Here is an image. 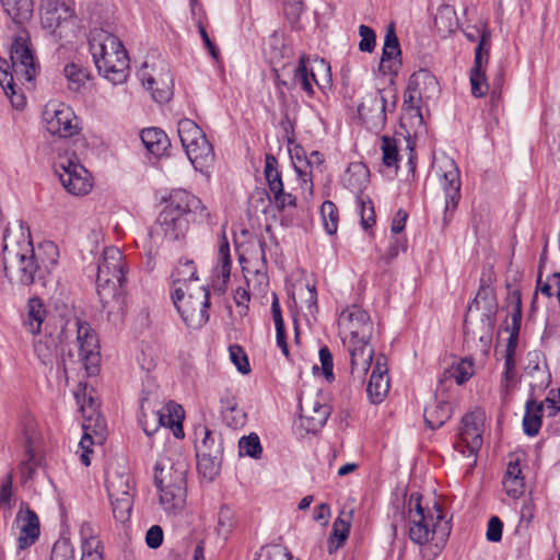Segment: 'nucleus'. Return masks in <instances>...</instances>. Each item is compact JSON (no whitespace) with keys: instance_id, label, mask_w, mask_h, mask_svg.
Segmentation results:
<instances>
[{"instance_id":"nucleus-1","label":"nucleus","mask_w":560,"mask_h":560,"mask_svg":"<svg viewBox=\"0 0 560 560\" xmlns=\"http://www.w3.org/2000/svg\"><path fill=\"white\" fill-rule=\"evenodd\" d=\"M408 535L412 542L424 546L432 544L440 552L451 530V522L446 518L442 505L434 501L432 506L422 504V497L411 493L408 501Z\"/></svg>"},{"instance_id":"nucleus-2","label":"nucleus","mask_w":560,"mask_h":560,"mask_svg":"<svg viewBox=\"0 0 560 560\" xmlns=\"http://www.w3.org/2000/svg\"><path fill=\"white\" fill-rule=\"evenodd\" d=\"M59 258L58 246L45 241L35 248L31 241L24 240L19 244L18 250H12L4 245L5 270H16L19 281L30 285L36 280H44L56 267Z\"/></svg>"},{"instance_id":"nucleus-3","label":"nucleus","mask_w":560,"mask_h":560,"mask_svg":"<svg viewBox=\"0 0 560 560\" xmlns=\"http://www.w3.org/2000/svg\"><path fill=\"white\" fill-rule=\"evenodd\" d=\"M10 60L9 65L5 59L0 58V85L11 100L13 107L22 109L26 100L22 93L16 91V84L18 82L32 83L39 69L28 37H15L11 47Z\"/></svg>"},{"instance_id":"nucleus-4","label":"nucleus","mask_w":560,"mask_h":560,"mask_svg":"<svg viewBox=\"0 0 560 560\" xmlns=\"http://www.w3.org/2000/svg\"><path fill=\"white\" fill-rule=\"evenodd\" d=\"M126 262L122 252L115 246L106 247L97 265L96 291L107 313H119L126 304L124 284Z\"/></svg>"},{"instance_id":"nucleus-5","label":"nucleus","mask_w":560,"mask_h":560,"mask_svg":"<svg viewBox=\"0 0 560 560\" xmlns=\"http://www.w3.org/2000/svg\"><path fill=\"white\" fill-rule=\"evenodd\" d=\"M90 51L98 72L114 84H122L129 75V58L118 37L104 30L91 32Z\"/></svg>"},{"instance_id":"nucleus-6","label":"nucleus","mask_w":560,"mask_h":560,"mask_svg":"<svg viewBox=\"0 0 560 560\" xmlns=\"http://www.w3.org/2000/svg\"><path fill=\"white\" fill-rule=\"evenodd\" d=\"M187 467L183 462H172L161 457L154 466V483L158 488L159 503L166 513L176 514L186 504Z\"/></svg>"},{"instance_id":"nucleus-7","label":"nucleus","mask_w":560,"mask_h":560,"mask_svg":"<svg viewBox=\"0 0 560 560\" xmlns=\"http://www.w3.org/2000/svg\"><path fill=\"white\" fill-rule=\"evenodd\" d=\"M191 284L172 291V300L186 325L198 329L209 320L210 290L201 283Z\"/></svg>"},{"instance_id":"nucleus-8","label":"nucleus","mask_w":560,"mask_h":560,"mask_svg":"<svg viewBox=\"0 0 560 560\" xmlns=\"http://www.w3.org/2000/svg\"><path fill=\"white\" fill-rule=\"evenodd\" d=\"M77 404L80 407V411L83 416V436L79 443L81 448L80 460L84 466H89L91 464L90 454L93 452L92 446L95 443L94 438L97 443H103L105 435V421L100 416L97 411V402L92 397L89 396L86 398V386H82L80 384L78 390L74 393Z\"/></svg>"},{"instance_id":"nucleus-9","label":"nucleus","mask_w":560,"mask_h":560,"mask_svg":"<svg viewBox=\"0 0 560 560\" xmlns=\"http://www.w3.org/2000/svg\"><path fill=\"white\" fill-rule=\"evenodd\" d=\"M189 223L188 218L165 203L156 221L149 230V244L145 245L148 255L154 257L165 241L183 240L188 232Z\"/></svg>"},{"instance_id":"nucleus-10","label":"nucleus","mask_w":560,"mask_h":560,"mask_svg":"<svg viewBox=\"0 0 560 560\" xmlns=\"http://www.w3.org/2000/svg\"><path fill=\"white\" fill-rule=\"evenodd\" d=\"M485 420V412L476 408L463 416L458 427L454 450L463 457L472 458L471 465L476 464L478 452L482 446Z\"/></svg>"},{"instance_id":"nucleus-11","label":"nucleus","mask_w":560,"mask_h":560,"mask_svg":"<svg viewBox=\"0 0 560 560\" xmlns=\"http://www.w3.org/2000/svg\"><path fill=\"white\" fill-rule=\"evenodd\" d=\"M56 173L65 189L74 196H83L92 189V177L80 164L74 153L59 154L55 163Z\"/></svg>"},{"instance_id":"nucleus-12","label":"nucleus","mask_w":560,"mask_h":560,"mask_svg":"<svg viewBox=\"0 0 560 560\" xmlns=\"http://www.w3.org/2000/svg\"><path fill=\"white\" fill-rule=\"evenodd\" d=\"M45 128L52 136L71 138L79 133L78 117L73 109L59 101H49L43 110Z\"/></svg>"},{"instance_id":"nucleus-13","label":"nucleus","mask_w":560,"mask_h":560,"mask_svg":"<svg viewBox=\"0 0 560 560\" xmlns=\"http://www.w3.org/2000/svg\"><path fill=\"white\" fill-rule=\"evenodd\" d=\"M338 326L345 343L370 341L373 334V323L369 313L355 304L340 313Z\"/></svg>"},{"instance_id":"nucleus-14","label":"nucleus","mask_w":560,"mask_h":560,"mask_svg":"<svg viewBox=\"0 0 560 560\" xmlns=\"http://www.w3.org/2000/svg\"><path fill=\"white\" fill-rule=\"evenodd\" d=\"M331 413L327 396L318 392L314 396L300 398V425L306 433L318 432Z\"/></svg>"},{"instance_id":"nucleus-15","label":"nucleus","mask_w":560,"mask_h":560,"mask_svg":"<svg viewBox=\"0 0 560 560\" xmlns=\"http://www.w3.org/2000/svg\"><path fill=\"white\" fill-rule=\"evenodd\" d=\"M77 326L78 362L83 366L88 375H96L101 362L97 335L85 322L78 320Z\"/></svg>"},{"instance_id":"nucleus-16","label":"nucleus","mask_w":560,"mask_h":560,"mask_svg":"<svg viewBox=\"0 0 560 560\" xmlns=\"http://www.w3.org/2000/svg\"><path fill=\"white\" fill-rule=\"evenodd\" d=\"M264 175L269 189V200L280 211L296 207V197L284 190L281 173L278 170V160L268 153L265 156Z\"/></svg>"},{"instance_id":"nucleus-17","label":"nucleus","mask_w":560,"mask_h":560,"mask_svg":"<svg viewBox=\"0 0 560 560\" xmlns=\"http://www.w3.org/2000/svg\"><path fill=\"white\" fill-rule=\"evenodd\" d=\"M74 19L72 2L62 0H43L40 3V22L44 28L62 37V28Z\"/></svg>"},{"instance_id":"nucleus-18","label":"nucleus","mask_w":560,"mask_h":560,"mask_svg":"<svg viewBox=\"0 0 560 560\" xmlns=\"http://www.w3.org/2000/svg\"><path fill=\"white\" fill-rule=\"evenodd\" d=\"M13 525L18 529V548L20 550L30 548L38 540L40 534L39 518L27 503H21Z\"/></svg>"},{"instance_id":"nucleus-19","label":"nucleus","mask_w":560,"mask_h":560,"mask_svg":"<svg viewBox=\"0 0 560 560\" xmlns=\"http://www.w3.org/2000/svg\"><path fill=\"white\" fill-rule=\"evenodd\" d=\"M165 203L188 218L189 221L198 220L202 222L210 219V212L202 205L201 200L187 190H173L168 198L165 199Z\"/></svg>"},{"instance_id":"nucleus-20","label":"nucleus","mask_w":560,"mask_h":560,"mask_svg":"<svg viewBox=\"0 0 560 560\" xmlns=\"http://www.w3.org/2000/svg\"><path fill=\"white\" fill-rule=\"evenodd\" d=\"M358 115L370 129H383L386 125V98L381 92L368 93L358 105Z\"/></svg>"},{"instance_id":"nucleus-21","label":"nucleus","mask_w":560,"mask_h":560,"mask_svg":"<svg viewBox=\"0 0 560 560\" xmlns=\"http://www.w3.org/2000/svg\"><path fill=\"white\" fill-rule=\"evenodd\" d=\"M317 72H323L326 82L330 81V66L324 59H314L310 65L306 56H301L299 65L294 70V81L301 85L310 96L314 94L313 84L320 86Z\"/></svg>"},{"instance_id":"nucleus-22","label":"nucleus","mask_w":560,"mask_h":560,"mask_svg":"<svg viewBox=\"0 0 560 560\" xmlns=\"http://www.w3.org/2000/svg\"><path fill=\"white\" fill-rule=\"evenodd\" d=\"M506 302L511 306L510 322L506 320L504 330L509 332L503 359L515 360L518 336L522 323V296L518 290L509 292Z\"/></svg>"},{"instance_id":"nucleus-23","label":"nucleus","mask_w":560,"mask_h":560,"mask_svg":"<svg viewBox=\"0 0 560 560\" xmlns=\"http://www.w3.org/2000/svg\"><path fill=\"white\" fill-rule=\"evenodd\" d=\"M441 186L445 195L444 213L452 214L460 200V175L454 160L447 159L441 165Z\"/></svg>"},{"instance_id":"nucleus-24","label":"nucleus","mask_w":560,"mask_h":560,"mask_svg":"<svg viewBox=\"0 0 560 560\" xmlns=\"http://www.w3.org/2000/svg\"><path fill=\"white\" fill-rule=\"evenodd\" d=\"M387 372L386 357L383 354L377 355L373 363L372 374L366 388L369 399L372 404L382 402L389 392L390 382Z\"/></svg>"},{"instance_id":"nucleus-25","label":"nucleus","mask_w":560,"mask_h":560,"mask_svg":"<svg viewBox=\"0 0 560 560\" xmlns=\"http://www.w3.org/2000/svg\"><path fill=\"white\" fill-rule=\"evenodd\" d=\"M350 354L351 375L363 381L374 358V349L370 341H355L346 343Z\"/></svg>"},{"instance_id":"nucleus-26","label":"nucleus","mask_w":560,"mask_h":560,"mask_svg":"<svg viewBox=\"0 0 560 560\" xmlns=\"http://www.w3.org/2000/svg\"><path fill=\"white\" fill-rule=\"evenodd\" d=\"M400 55L399 40L394 25L390 24L384 38L380 71L385 75H396L401 66Z\"/></svg>"},{"instance_id":"nucleus-27","label":"nucleus","mask_w":560,"mask_h":560,"mask_svg":"<svg viewBox=\"0 0 560 560\" xmlns=\"http://www.w3.org/2000/svg\"><path fill=\"white\" fill-rule=\"evenodd\" d=\"M525 374L532 378L529 386L533 393L536 390L544 392L551 382L546 358L538 351L528 353Z\"/></svg>"},{"instance_id":"nucleus-28","label":"nucleus","mask_w":560,"mask_h":560,"mask_svg":"<svg viewBox=\"0 0 560 560\" xmlns=\"http://www.w3.org/2000/svg\"><path fill=\"white\" fill-rule=\"evenodd\" d=\"M485 38L480 40L475 50V61L474 67L470 70V85H471V94L475 97H482L487 94L490 89V85L486 80V67L485 63L488 62L489 51L483 49Z\"/></svg>"},{"instance_id":"nucleus-29","label":"nucleus","mask_w":560,"mask_h":560,"mask_svg":"<svg viewBox=\"0 0 560 560\" xmlns=\"http://www.w3.org/2000/svg\"><path fill=\"white\" fill-rule=\"evenodd\" d=\"M534 394L525 404V415L523 418V430L528 436H536L542 424L544 407L555 408V400L546 398L544 401H537Z\"/></svg>"},{"instance_id":"nucleus-30","label":"nucleus","mask_w":560,"mask_h":560,"mask_svg":"<svg viewBox=\"0 0 560 560\" xmlns=\"http://www.w3.org/2000/svg\"><path fill=\"white\" fill-rule=\"evenodd\" d=\"M503 490L511 499H520L525 491V477L523 475L520 459L510 456L506 469L502 478Z\"/></svg>"},{"instance_id":"nucleus-31","label":"nucleus","mask_w":560,"mask_h":560,"mask_svg":"<svg viewBox=\"0 0 560 560\" xmlns=\"http://www.w3.org/2000/svg\"><path fill=\"white\" fill-rule=\"evenodd\" d=\"M154 419L158 425H162L172 430L177 439L184 438L183 420L185 417L184 409L175 401H168L160 410L154 412Z\"/></svg>"},{"instance_id":"nucleus-32","label":"nucleus","mask_w":560,"mask_h":560,"mask_svg":"<svg viewBox=\"0 0 560 560\" xmlns=\"http://www.w3.org/2000/svg\"><path fill=\"white\" fill-rule=\"evenodd\" d=\"M184 150L194 168L199 172L208 168L214 160L213 147L205 133L194 141L192 145L186 147Z\"/></svg>"},{"instance_id":"nucleus-33","label":"nucleus","mask_w":560,"mask_h":560,"mask_svg":"<svg viewBox=\"0 0 560 560\" xmlns=\"http://www.w3.org/2000/svg\"><path fill=\"white\" fill-rule=\"evenodd\" d=\"M369 180L370 171L362 162L350 163L341 177L342 185L357 196H362Z\"/></svg>"},{"instance_id":"nucleus-34","label":"nucleus","mask_w":560,"mask_h":560,"mask_svg":"<svg viewBox=\"0 0 560 560\" xmlns=\"http://www.w3.org/2000/svg\"><path fill=\"white\" fill-rule=\"evenodd\" d=\"M453 413V405L441 398H435L424 408L423 418L428 428L435 430L441 428Z\"/></svg>"},{"instance_id":"nucleus-35","label":"nucleus","mask_w":560,"mask_h":560,"mask_svg":"<svg viewBox=\"0 0 560 560\" xmlns=\"http://www.w3.org/2000/svg\"><path fill=\"white\" fill-rule=\"evenodd\" d=\"M106 489L109 498L133 495L132 478L126 470L109 468L106 472Z\"/></svg>"},{"instance_id":"nucleus-36","label":"nucleus","mask_w":560,"mask_h":560,"mask_svg":"<svg viewBox=\"0 0 560 560\" xmlns=\"http://www.w3.org/2000/svg\"><path fill=\"white\" fill-rule=\"evenodd\" d=\"M81 560H104L103 545L91 524L84 523L80 528Z\"/></svg>"},{"instance_id":"nucleus-37","label":"nucleus","mask_w":560,"mask_h":560,"mask_svg":"<svg viewBox=\"0 0 560 560\" xmlns=\"http://www.w3.org/2000/svg\"><path fill=\"white\" fill-rule=\"evenodd\" d=\"M139 75L143 86L152 92V96L156 102L163 103L170 100L172 95L173 79L168 72L160 79V82L152 75H149L145 69H141Z\"/></svg>"},{"instance_id":"nucleus-38","label":"nucleus","mask_w":560,"mask_h":560,"mask_svg":"<svg viewBox=\"0 0 560 560\" xmlns=\"http://www.w3.org/2000/svg\"><path fill=\"white\" fill-rule=\"evenodd\" d=\"M407 86L427 100L432 98L439 92L436 78L427 69L413 72L408 80Z\"/></svg>"},{"instance_id":"nucleus-39","label":"nucleus","mask_w":560,"mask_h":560,"mask_svg":"<svg viewBox=\"0 0 560 560\" xmlns=\"http://www.w3.org/2000/svg\"><path fill=\"white\" fill-rule=\"evenodd\" d=\"M45 317L46 308L43 301L38 298L30 299L26 305V314L23 318L24 328L32 335L39 334Z\"/></svg>"},{"instance_id":"nucleus-40","label":"nucleus","mask_w":560,"mask_h":560,"mask_svg":"<svg viewBox=\"0 0 560 560\" xmlns=\"http://www.w3.org/2000/svg\"><path fill=\"white\" fill-rule=\"evenodd\" d=\"M1 4L5 14L18 25H24L33 16V0H1Z\"/></svg>"},{"instance_id":"nucleus-41","label":"nucleus","mask_w":560,"mask_h":560,"mask_svg":"<svg viewBox=\"0 0 560 560\" xmlns=\"http://www.w3.org/2000/svg\"><path fill=\"white\" fill-rule=\"evenodd\" d=\"M140 138L145 149L156 156L162 155L170 145L166 133L156 127L143 129Z\"/></svg>"},{"instance_id":"nucleus-42","label":"nucleus","mask_w":560,"mask_h":560,"mask_svg":"<svg viewBox=\"0 0 560 560\" xmlns=\"http://www.w3.org/2000/svg\"><path fill=\"white\" fill-rule=\"evenodd\" d=\"M481 308L485 310V315L488 317L494 315L497 311L494 290L482 280L475 299L468 306V311H479Z\"/></svg>"},{"instance_id":"nucleus-43","label":"nucleus","mask_w":560,"mask_h":560,"mask_svg":"<svg viewBox=\"0 0 560 560\" xmlns=\"http://www.w3.org/2000/svg\"><path fill=\"white\" fill-rule=\"evenodd\" d=\"M222 419L230 428H242L246 423V413L238 407L233 396L221 399Z\"/></svg>"},{"instance_id":"nucleus-44","label":"nucleus","mask_w":560,"mask_h":560,"mask_svg":"<svg viewBox=\"0 0 560 560\" xmlns=\"http://www.w3.org/2000/svg\"><path fill=\"white\" fill-rule=\"evenodd\" d=\"M173 277V291L178 287H191V283H200L197 277V269L192 260H179L177 267L172 273Z\"/></svg>"},{"instance_id":"nucleus-45","label":"nucleus","mask_w":560,"mask_h":560,"mask_svg":"<svg viewBox=\"0 0 560 560\" xmlns=\"http://www.w3.org/2000/svg\"><path fill=\"white\" fill-rule=\"evenodd\" d=\"M231 267H232V259H231L230 244H229L228 237L225 235V232L222 231L220 240H219L217 266H215L214 271H215L217 277L222 278V281L224 283L230 279Z\"/></svg>"},{"instance_id":"nucleus-46","label":"nucleus","mask_w":560,"mask_h":560,"mask_svg":"<svg viewBox=\"0 0 560 560\" xmlns=\"http://www.w3.org/2000/svg\"><path fill=\"white\" fill-rule=\"evenodd\" d=\"M201 441L196 445L197 455L222 457V443L214 433L206 427L200 430Z\"/></svg>"},{"instance_id":"nucleus-47","label":"nucleus","mask_w":560,"mask_h":560,"mask_svg":"<svg viewBox=\"0 0 560 560\" xmlns=\"http://www.w3.org/2000/svg\"><path fill=\"white\" fill-rule=\"evenodd\" d=\"M349 532L350 522L338 516L332 524V530L328 540V551L330 553L343 546L349 536Z\"/></svg>"},{"instance_id":"nucleus-48","label":"nucleus","mask_w":560,"mask_h":560,"mask_svg":"<svg viewBox=\"0 0 560 560\" xmlns=\"http://www.w3.org/2000/svg\"><path fill=\"white\" fill-rule=\"evenodd\" d=\"M63 73L68 80L69 89L72 91H79L90 79L89 70L74 62L66 65Z\"/></svg>"},{"instance_id":"nucleus-49","label":"nucleus","mask_w":560,"mask_h":560,"mask_svg":"<svg viewBox=\"0 0 560 560\" xmlns=\"http://www.w3.org/2000/svg\"><path fill=\"white\" fill-rule=\"evenodd\" d=\"M177 132L183 149L192 145V142L205 133L194 120L188 118L178 121Z\"/></svg>"},{"instance_id":"nucleus-50","label":"nucleus","mask_w":560,"mask_h":560,"mask_svg":"<svg viewBox=\"0 0 560 560\" xmlns=\"http://www.w3.org/2000/svg\"><path fill=\"white\" fill-rule=\"evenodd\" d=\"M320 217L326 233L329 235L336 234L339 223L337 206L330 200L324 201L320 207Z\"/></svg>"},{"instance_id":"nucleus-51","label":"nucleus","mask_w":560,"mask_h":560,"mask_svg":"<svg viewBox=\"0 0 560 560\" xmlns=\"http://www.w3.org/2000/svg\"><path fill=\"white\" fill-rule=\"evenodd\" d=\"M451 378H454L458 385L466 383L475 374V365L471 359H462L452 364L447 370Z\"/></svg>"},{"instance_id":"nucleus-52","label":"nucleus","mask_w":560,"mask_h":560,"mask_svg":"<svg viewBox=\"0 0 560 560\" xmlns=\"http://www.w3.org/2000/svg\"><path fill=\"white\" fill-rule=\"evenodd\" d=\"M382 161L387 167L398 168L399 151L396 139L389 136L381 138Z\"/></svg>"},{"instance_id":"nucleus-53","label":"nucleus","mask_w":560,"mask_h":560,"mask_svg":"<svg viewBox=\"0 0 560 560\" xmlns=\"http://www.w3.org/2000/svg\"><path fill=\"white\" fill-rule=\"evenodd\" d=\"M109 499L114 517L121 523L128 521L133 505V495H121Z\"/></svg>"},{"instance_id":"nucleus-54","label":"nucleus","mask_w":560,"mask_h":560,"mask_svg":"<svg viewBox=\"0 0 560 560\" xmlns=\"http://www.w3.org/2000/svg\"><path fill=\"white\" fill-rule=\"evenodd\" d=\"M357 203L361 218L362 228L368 231L375 224V211L371 199H364L363 196H357Z\"/></svg>"},{"instance_id":"nucleus-55","label":"nucleus","mask_w":560,"mask_h":560,"mask_svg":"<svg viewBox=\"0 0 560 560\" xmlns=\"http://www.w3.org/2000/svg\"><path fill=\"white\" fill-rule=\"evenodd\" d=\"M240 455L259 458L262 447L257 434L252 433L248 436H243L238 442Z\"/></svg>"},{"instance_id":"nucleus-56","label":"nucleus","mask_w":560,"mask_h":560,"mask_svg":"<svg viewBox=\"0 0 560 560\" xmlns=\"http://www.w3.org/2000/svg\"><path fill=\"white\" fill-rule=\"evenodd\" d=\"M423 100L427 98L418 94L416 91H411L410 88L407 86L404 93L405 110L410 113L412 116L418 117L420 121L422 120L421 104Z\"/></svg>"},{"instance_id":"nucleus-57","label":"nucleus","mask_w":560,"mask_h":560,"mask_svg":"<svg viewBox=\"0 0 560 560\" xmlns=\"http://www.w3.org/2000/svg\"><path fill=\"white\" fill-rule=\"evenodd\" d=\"M197 467L198 471L209 480H212L213 477L219 472L221 457H210V456H201L197 455Z\"/></svg>"},{"instance_id":"nucleus-58","label":"nucleus","mask_w":560,"mask_h":560,"mask_svg":"<svg viewBox=\"0 0 560 560\" xmlns=\"http://www.w3.org/2000/svg\"><path fill=\"white\" fill-rule=\"evenodd\" d=\"M291 553L281 545L261 547L256 560H291Z\"/></svg>"},{"instance_id":"nucleus-59","label":"nucleus","mask_w":560,"mask_h":560,"mask_svg":"<svg viewBox=\"0 0 560 560\" xmlns=\"http://www.w3.org/2000/svg\"><path fill=\"white\" fill-rule=\"evenodd\" d=\"M74 549L68 539L57 540L51 549L50 560H73Z\"/></svg>"},{"instance_id":"nucleus-60","label":"nucleus","mask_w":560,"mask_h":560,"mask_svg":"<svg viewBox=\"0 0 560 560\" xmlns=\"http://www.w3.org/2000/svg\"><path fill=\"white\" fill-rule=\"evenodd\" d=\"M229 352L230 359L237 370L243 374H247L250 371V366L244 349L238 345H232L229 347Z\"/></svg>"},{"instance_id":"nucleus-61","label":"nucleus","mask_w":560,"mask_h":560,"mask_svg":"<svg viewBox=\"0 0 560 560\" xmlns=\"http://www.w3.org/2000/svg\"><path fill=\"white\" fill-rule=\"evenodd\" d=\"M265 242L258 241L256 245V261L254 264L253 272L258 277L259 281L262 282L267 279L266 265L267 258L265 253Z\"/></svg>"},{"instance_id":"nucleus-62","label":"nucleus","mask_w":560,"mask_h":560,"mask_svg":"<svg viewBox=\"0 0 560 560\" xmlns=\"http://www.w3.org/2000/svg\"><path fill=\"white\" fill-rule=\"evenodd\" d=\"M12 474L5 475L1 480L0 486V510H10L13 501L12 492Z\"/></svg>"},{"instance_id":"nucleus-63","label":"nucleus","mask_w":560,"mask_h":560,"mask_svg":"<svg viewBox=\"0 0 560 560\" xmlns=\"http://www.w3.org/2000/svg\"><path fill=\"white\" fill-rule=\"evenodd\" d=\"M359 35L361 37L359 49L364 52H372L375 48V32L371 27L362 24L359 26Z\"/></svg>"},{"instance_id":"nucleus-64","label":"nucleus","mask_w":560,"mask_h":560,"mask_svg":"<svg viewBox=\"0 0 560 560\" xmlns=\"http://www.w3.org/2000/svg\"><path fill=\"white\" fill-rule=\"evenodd\" d=\"M319 361L322 364V372L327 382H332L335 380L334 375V361L332 354L327 346H324L319 349Z\"/></svg>"}]
</instances>
